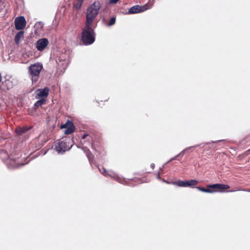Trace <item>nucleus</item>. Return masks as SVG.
I'll use <instances>...</instances> for the list:
<instances>
[{
    "label": "nucleus",
    "mask_w": 250,
    "mask_h": 250,
    "mask_svg": "<svg viewBox=\"0 0 250 250\" xmlns=\"http://www.w3.org/2000/svg\"><path fill=\"white\" fill-rule=\"evenodd\" d=\"M101 7V3L99 1H95L88 7L86 11V19L85 23L92 24L98 15Z\"/></svg>",
    "instance_id": "obj_1"
},
{
    "label": "nucleus",
    "mask_w": 250,
    "mask_h": 250,
    "mask_svg": "<svg viewBox=\"0 0 250 250\" xmlns=\"http://www.w3.org/2000/svg\"><path fill=\"white\" fill-rule=\"evenodd\" d=\"M91 24L85 23V26L83 29L81 38L82 40L85 45L92 44L95 40V33L94 30L91 27Z\"/></svg>",
    "instance_id": "obj_2"
},
{
    "label": "nucleus",
    "mask_w": 250,
    "mask_h": 250,
    "mask_svg": "<svg viewBox=\"0 0 250 250\" xmlns=\"http://www.w3.org/2000/svg\"><path fill=\"white\" fill-rule=\"evenodd\" d=\"M42 68V64L40 62L35 63L28 67V73L33 83L38 81L40 73Z\"/></svg>",
    "instance_id": "obj_3"
},
{
    "label": "nucleus",
    "mask_w": 250,
    "mask_h": 250,
    "mask_svg": "<svg viewBox=\"0 0 250 250\" xmlns=\"http://www.w3.org/2000/svg\"><path fill=\"white\" fill-rule=\"evenodd\" d=\"M199 190L206 193H214L218 189H228L229 188V186L227 185L222 184H215L212 185H208L207 188H204L200 187H195Z\"/></svg>",
    "instance_id": "obj_4"
},
{
    "label": "nucleus",
    "mask_w": 250,
    "mask_h": 250,
    "mask_svg": "<svg viewBox=\"0 0 250 250\" xmlns=\"http://www.w3.org/2000/svg\"><path fill=\"white\" fill-rule=\"evenodd\" d=\"M56 62L57 68L60 72L63 73L68 64V56L65 54H62L56 57Z\"/></svg>",
    "instance_id": "obj_5"
},
{
    "label": "nucleus",
    "mask_w": 250,
    "mask_h": 250,
    "mask_svg": "<svg viewBox=\"0 0 250 250\" xmlns=\"http://www.w3.org/2000/svg\"><path fill=\"white\" fill-rule=\"evenodd\" d=\"M98 168L101 173L105 176H109L120 183H123L124 181L122 178L119 177L116 173L112 171H106V169L102 166L98 167Z\"/></svg>",
    "instance_id": "obj_6"
},
{
    "label": "nucleus",
    "mask_w": 250,
    "mask_h": 250,
    "mask_svg": "<svg viewBox=\"0 0 250 250\" xmlns=\"http://www.w3.org/2000/svg\"><path fill=\"white\" fill-rule=\"evenodd\" d=\"M198 183V181L194 179L185 181L179 180L172 183L173 185H175L179 187L190 188H194V187L197 185Z\"/></svg>",
    "instance_id": "obj_7"
},
{
    "label": "nucleus",
    "mask_w": 250,
    "mask_h": 250,
    "mask_svg": "<svg viewBox=\"0 0 250 250\" xmlns=\"http://www.w3.org/2000/svg\"><path fill=\"white\" fill-rule=\"evenodd\" d=\"M72 147V145H68L67 142L62 141L56 146V150L59 153H62L68 150Z\"/></svg>",
    "instance_id": "obj_8"
},
{
    "label": "nucleus",
    "mask_w": 250,
    "mask_h": 250,
    "mask_svg": "<svg viewBox=\"0 0 250 250\" xmlns=\"http://www.w3.org/2000/svg\"><path fill=\"white\" fill-rule=\"evenodd\" d=\"M15 28L20 30L23 29L26 25V21L24 17L20 16L16 18L15 20Z\"/></svg>",
    "instance_id": "obj_9"
},
{
    "label": "nucleus",
    "mask_w": 250,
    "mask_h": 250,
    "mask_svg": "<svg viewBox=\"0 0 250 250\" xmlns=\"http://www.w3.org/2000/svg\"><path fill=\"white\" fill-rule=\"evenodd\" d=\"M149 8L147 7L146 5H145L143 6H140L138 5H135L131 7L127 13L126 14H136L140 13L142 12H144L145 10L148 9Z\"/></svg>",
    "instance_id": "obj_10"
},
{
    "label": "nucleus",
    "mask_w": 250,
    "mask_h": 250,
    "mask_svg": "<svg viewBox=\"0 0 250 250\" xmlns=\"http://www.w3.org/2000/svg\"><path fill=\"white\" fill-rule=\"evenodd\" d=\"M49 43L48 40L46 38L39 39L36 42V47L38 51H42Z\"/></svg>",
    "instance_id": "obj_11"
},
{
    "label": "nucleus",
    "mask_w": 250,
    "mask_h": 250,
    "mask_svg": "<svg viewBox=\"0 0 250 250\" xmlns=\"http://www.w3.org/2000/svg\"><path fill=\"white\" fill-rule=\"evenodd\" d=\"M61 128H64V133L68 135L74 132L75 127L72 122L68 121L65 124L62 125Z\"/></svg>",
    "instance_id": "obj_12"
},
{
    "label": "nucleus",
    "mask_w": 250,
    "mask_h": 250,
    "mask_svg": "<svg viewBox=\"0 0 250 250\" xmlns=\"http://www.w3.org/2000/svg\"><path fill=\"white\" fill-rule=\"evenodd\" d=\"M24 165V164L22 163L20 164L19 161L17 162V160L12 159H10L7 162V167L10 169L19 168Z\"/></svg>",
    "instance_id": "obj_13"
},
{
    "label": "nucleus",
    "mask_w": 250,
    "mask_h": 250,
    "mask_svg": "<svg viewBox=\"0 0 250 250\" xmlns=\"http://www.w3.org/2000/svg\"><path fill=\"white\" fill-rule=\"evenodd\" d=\"M49 89L47 87H45L43 89H38L36 91L37 98L47 97L49 93Z\"/></svg>",
    "instance_id": "obj_14"
},
{
    "label": "nucleus",
    "mask_w": 250,
    "mask_h": 250,
    "mask_svg": "<svg viewBox=\"0 0 250 250\" xmlns=\"http://www.w3.org/2000/svg\"><path fill=\"white\" fill-rule=\"evenodd\" d=\"M209 144V143H205V144H200V145H195V146H193L188 147L186 148L185 149H183L180 153H179L178 154H177V156H181V155H183L184 154V153L187 151L190 150L192 148H194V147H198V146H204L205 145Z\"/></svg>",
    "instance_id": "obj_15"
},
{
    "label": "nucleus",
    "mask_w": 250,
    "mask_h": 250,
    "mask_svg": "<svg viewBox=\"0 0 250 250\" xmlns=\"http://www.w3.org/2000/svg\"><path fill=\"white\" fill-rule=\"evenodd\" d=\"M23 37L24 32L23 31H21L18 32L15 37V42L17 44H19L20 43L21 39H22Z\"/></svg>",
    "instance_id": "obj_16"
},
{
    "label": "nucleus",
    "mask_w": 250,
    "mask_h": 250,
    "mask_svg": "<svg viewBox=\"0 0 250 250\" xmlns=\"http://www.w3.org/2000/svg\"><path fill=\"white\" fill-rule=\"evenodd\" d=\"M83 149L88 158L89 161L91 163L93 159V155L90 152V150L88 149H87L85 147H83Z\"/></svg>",
    "instance_id": "obj_17"
},
{
    "label": "nucleus",
    "mask_w": 250,
    "mask_h": 250,
    "mask_svg": "<svg viewBox=\"0 0 250 250\" xmlns=\"http://www.w3.org/2000/svg\"><path fill=\"white\" fill-rule=\"evenodd\" d=\"M30 128L28 127H23L22 128H18L16 129V132L17 134L20 135L25 132H26L28 130H29Z\"/></svg>",
    "instance_id": "obj_18"
},
{
    "label": "nucleus",
    "mask_w": 250,
    "mask_h": 250,
    "mask_svg": "<svg viewBox=\"0 0 250 250\" xmlns=\"http://www.w3.org/2000/svg\"><path fill=\"white\" fill-rule=\"evenodd\" d=\"M2 84L3 86H6V89L7 90L12 88L13 86V84L12 81L9 80H5L4 82L2 83Z\"/></svg>",
    "instance_id": "obj_19"
},
{
    "label": "nucleus",
    "mask_w": 250,
    "mask_h": 250,
    "mask_svg": "<svg viewBox=\"0 0 250 250\" xmlns=\"http://www.w3.org/2000/svg\"><path fill=\"white\" fill-rule=\"evenodd\" d=\"M83 0H76L74 3V7L77 9H80L83 3Z\"/></svg>",
    "instance_id": "obj_20"
},
{
    "label": "nucleus",
    "mask_w": 250,
    "mask_h": 250,
    "mask_svg": "<svg viewBox=\"0 0 250 250\" xmlns=\"http://www.w3.org/2000/svg\"><path fill=\"white\" fill-rule=\"evenodd\" d=\"M45 100L43 99H42L38 101H37L35 104L34 106L36 107H39V106L44 104H45Z\"/></svg>",
    "instance_id": "obj_21"
},
{
    "label": "nucleus",
    "mask_w": 250,
    "mask_h": 250,
    "mask_svg": "<svg viewBox=\"0 0 250 250\" xmlns=\"http://www.w3.org/2000/svg\"><path fill=\"white\" fill-rule=\"evenodd\" d=\"M115 21H116V18L115 17H112L110 20H109V21L108 23V26H111V25H113V24H115Z\"/></svg>",
    "instance_id": "obj_22"
},
{
    "label": "nucleus",
    "mask_w": 250,
    "mask_h": 250,
    "mask_svg": "<svg viewBox=\"0 0 250 250\" xmlns=\"http://www.w3.org/2000/svg\"><path fill=\"white\" fill-rule=\"evenodd\" d=\"M86 137H88V140L89 141H90V140H91V137H89L88 135V134H84L83 135V137H82V139L84 140L86 138Z\"/></svg>",
    "instance_id": "obj_23"
},
{
    "label": "nucleus",
    "mask_w": 250,
    "mask_h": 250,
    "mask_svg": "<svg viewBox=\"0 0 250 250\" xmlns=\"http://www.w3.org/2000/svg\"><path fill=\"white\" fill-rule=\"evenodd\" d=\"M119 0H109V4H115Z\"/></svg>",
    "instance_id": "obj_24"
},
{
    "label": "nucleus",
    "mask_w": 250,
    "mask_h": 250,
    "mask_svg": "<svg viewBox=\"0 0 250 250\" xmlns=\"http://www.w3.org/2000/svg\"><path fill=\"white\" fill-rule=\"evenodd\" d=\"M178 157V156H177V155H176L175 156H174V157H173L171 158V159H170V160H169V161H168L166 164H167V163H169V162H171V161H173V160H175V159L176 158H177Z\"/></svg>",
    "instance_id": "obj_25"
},
{
    "label": "nucleus",
    "mask_w": 250,
    "mask_h": 250,
    "mask_svg": "<svg viewBox=\"0 0 250 250\" xmlns=\"http://www.w3.org/2000/svg\"><path fill=\"white\" fill-rule=\"evenodd\" d=\"M150 167H151L152 168V169H154V167H155V165L153 163H152L150 165Z\"/></svg>",
    "instance_id": "obj_26"
},
{
    "label": "nucleus",
    "mask_w": 250,
    "mask_h": 250,
    "mask_svg": "<svg viewBox=\"0 0 250 250\" xmlns=\"http://www.w3.org/2000/svg\"><path fill=\"white\" fill-rule=\"evenodd\" d=\"M157 178L158 179H161V177H160V174L159 173L157 175Z\"/></svg>",
    "instance_id": "obj_27"
},
{
    "label": "nucleus",
    "mask_w": 250,
    "mask_h": 250,
    "mask_svg": "<svg viewBox=\"0 0 250 250\" xmlns=\"http://www.w3.org/2000/svg\"><path fill=\"white\" fill-rule=\"evenodd\" d=\"M1 80H2V76H1V73H0V83L1 82Z\"/></svg>",
    "instance_id": "obj_28"
},
{
    "label": "nucleus",
    "mask_w": 250,
    "mask_h": 250,
    "mask_svg": "<svg viewBox=\"0 0 250 250\" xmlns=\"http://www.w3.org/2000/svg\"><path fill=\"white\" fill-rule=\"evenodd\" d=\"M160 170L161 171L163 170V167L160 168Z\"/></svg>",
    "instance_id": "obj_29"
},
{
    "label": "nucleus",
    "mask_w": 250,
    "mask_h": 250,
    "mask_svg": "<svg viewBox=\"0 0 250 250\" xmlns=\"http://www.w3.org/2000/svg\"><path fill=\"white\" fill-rule=\"evenodd\" d=\"M247 191L248 192H250V189L247 190Z\"/></svg>",
    "instance_id": "obj_30"
},
{
    "label": "nucleus",
    "mask_w": 250,
    "mask_h": 250,
    "mask_svg": "<svg viewBox=\"0 0 250 250\" xmlns=\"http://www.w3.org/2000/svg\"><path fill=\"white\" fill-rule=\"evenodd\" d=\"M46 153V152L45 151L44 153H43V155L45 154Z\"/></svg>",
    "instance_id": "obj_31"
},
{
    "label": "nucleus",
    "mask_w": 250,
    "mask_h": 250,
    "mask_svg": "<svg viewBox=\"0 0 250 250\" xmlns=\"http://www.w3.org/2000/svg\"><path fill=\"white\" fill-rule=\"evenodd\" d=\"M90 145H91V146H92V144H91V143H90Z\"/></svg>",
    "instance_id": "obj_32"
}]
</instances>
